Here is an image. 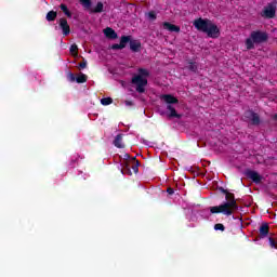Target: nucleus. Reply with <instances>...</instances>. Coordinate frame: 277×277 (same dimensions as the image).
<instances>
[{
    "instance_id": "obj_1",
    "label": "nucleus",
    "mask_w": 277,
    "mask_h": 277,
    "mask_svg": "<svg viewBox=\"0 0 277 277\" xmlns=\"http://www.w3.org/2000/svg\"><path fill=\"white\" fill-rule=\"evenodd\" d=\"M220 192L225 195V200L220 206L210 207V213L217 214L222 213L223 215H227L230 217L235 213V211L239 210V205H237V200L235 199V194L228 192L227 189L220 188Z\"/></svg>"
},
{
    "instance_id": "obj_2",
    "label": "nucleus",
    "mask_w": 277,
    "mask_h": 277,
    "mask_svg": "<svg viewBox=\"0 0 277 277\" xmlns=\"http://www.w3.org/2000/svg\"><path fill=\"white\" fill-rule=\"evenodd\" d=\"M194 26L198 31L207 34L209 38H220V28L211 19L200 17L194 22Z\"/></svg>"
},
{
    "instance_id": "obj_3",
    "label": "nucleus",
    "mask_w": 277,
    "mask_h": 277,
    "mask_svg": "<svg viewBox=\"0 0 277 277\" xmlns=\"http://www.w3.org/2000/svg\"><path fill=\"white\" fill-rule=\"evenodd\" d=\"M269 40V36L265 31L253 30L250 34V38H247L245 41L247 51H252L254 49V44H263V42H267Z\"/></svg>"
},
{
    "instance_id": "obj_4",
    "label": "nucleus",
    "mask_w": 277,
    "mask_h": 277,
    "mask_svg": "<svg viewBox=\"0 0 277 277\" xmlns=\"http://www.w3.org/2000/svg\"><path fill=\"white\" fill-rule=\"evenodd\" d=\"M131 83L136 87L135 90L138 94H144V92H146V87L148 85V79L142 76H134Z\"/></svg>"
},
{
    "instance_id": "obj_5",
    "label": "nucleus",
    "mask_w": 277,
    "mask_h": 277,
    "mask_svg": "<svg viewBox=\"0 0 277 277\" xmlns=\"http://www.w3.org/2000/svg\"><path fill=\"white\" fill-rule=\"evenodd\" d=\"M81 5L84 10H90L91 14H101L105 8L103 2H97L94 9H92V0H80Z\"/></svg>"
},
{
    "instance_id": "obj_6",
    "label": "nucleus",
    "mask_w": 277,
    "mask_h": 277,
    "mask_svg": "<svg viewBox=\"0 0 277 277\" xmlns=\"http://www.w3.org/2000/svg\"><path fill=\"white\" fill-rule=\"evenodd\" d=\"M131 168H132L134 174H137V172H140V161H137V159L134 158L132 166L129 164L128 162H124L121 172L123 174H129L131 176V174H133V172H131Z\"/></svg>"
},
{
    "instance_id": "obj_7",
    "label": "nucleus",
    "mask_w": 277,
    "mask_h": 277,
    "mask_svg": "<svg viewBox=\"0 0 277 277\" xmlns=\"http://www.w3.org/2000/svg\"><path fill=\"white\" fill-rule=\"evenodd\" d=\"M245 118H247V120H250L253 127H259V124H261V117L259 116V114L254 113V110H247L245 113Z\"/></svg>"
},
{
    "instance_id": "obj_8",
    "label": "nucleus",
    "mask_w": 277,
    "mask_h": 277,
    "mask_svg": "<svg viewBox=\"0 0 277 277\" xmlns=\"http://www.w3.org/2000/svg\"><path fill=\"white\" fill-rule=\"evenodd\" d=\"M261 16L263 18H275L276 17V5H274V3H269L267 6L264 8Z\"/></svg>"
},
{
    "instance_id": "obj_9",
    "label": "nucleus",
    "mask_w": 277,
    "mask_h": 277,
    "mask_svg": "<svg viewBox=\"0 0 277 277\" xmlns=\"http://www.w3.org/2000/svg\"><path fill=\"white\" fill-rule=\"evenodd\" d=\"M245 174H246L247 179H250L253 183H256V185H259V183H261V181H263V176H261V174H259V172H256L254 170L247 169L245 171Z\"/></svg>"
},
{
    "instance_id": "obj_10",
    "label": "nucleus",
    "mask_w": 277,
    "mask_h": 277,
    "mask_svg": "<svg viewBox=\"0 0 277 277\" xmlns=\"http://www.w3.org/2000/svg\"><path fill=\"white\" fill-rule=\"evenodd\" d=\"M58 27L62 29L63 36H70V25H68L66 17L58 19Z\"/></svg>"
},
{
    "instance_id": "obj_11",
    "label": "nucleus",
    "mask_w": 277,
    "mask_h": 277,
    "mask_svg": "<svg viewBox=\"0 0 277 277\" xmlns=\"http://www.w3.org/2000/svg\"><path fill=\"white\" fill-rule=\"evenodd\" d=\"M160 101H164L167 105H176L179 104V98L174 97L172 94H162L160 95Z\"/></svg>"
},
{
    "instance_id": "obj_12",
    "label": "nucleus",
    "mask_w": 277,
    "mask_h": 277,
    "mask_svg": "<svg viewBox=\"0 0 277 277\" xmlns=\"http://www.w3.org/2000/svg\"><path fill=\"white\" fill-rule=\"evenodd\" d=\"M130 51H132V53H140V51H142V42L140 40L130 39Z\"/></svg>"
},
{
    "instance_id": "obj_13",
    "label": "nucleus",
    "mask_w": 277,
    "mask_h": 277,
    "mask_svg": "<svg viewBox=\"0 0 277 277\" xmlns=\"http://www.w3.org/2000/svg\"><path fill=\"white\" fill-rule=\"evenodd\" d=\"M162 27H164V29H167L168 31H171V32H175V34L181 32V27H179L174 24H171L170 22H163Z\"/></svg>"
},
{
    "instance_id": "obj_14",
    "label": "nucleus",
    "mask_w": 277,
    "mask_h": 277,
    "mask_svg": "<svg viewBox=\"0 0 277 277\" xmlns=\"http://www.w3.org/2000/svg\"><path fill=\"white\" fill-rule=\"evenodd\" d=\"M269 235V224L267 223H262L260 226V238L265 239Z\"/></svg>"
},
{
    "instance_id": "obj_15",
    "label": "nucleus",
    "mask_w": 277,
    "mask_h": 277,
    "mask_svg": "<svg viewBox=\"0 0 277 277\" xmlns=\"http://www.w3.org/2000/svg\"><path fill=\"white\" fill-rule=\"evenodd\" d=\"M167 109L169 111L168 114V118H177V119H181L182 118V115L176 113V108H174V106L172 105H167Z\"/></svg>"
},
{
    "instance_id": "obj_16",
    "label": "nucleus",
    "mask_w": 277,
    "mask_h": 277,
    "mask_svg": "<svg viewBox=\"0 0 277 277\" xmlns=\"http://www.w3.org/2000/svg\"><path fill=\"white\" fill-rule=\"evenodd\" d=\"M104 35L106 36V38H109L110 40H116V38H118V34L116 32V30H114V28L110 27L104 29Z\"/></svg>"
},
{
    "instance_id": "obj_17",
    "label": "nucleus",
    "mask_w": 277,
    "mask_h": 277,
    "mask_svg": "<svg viewBox=\"0 0 277 277\" xmlns=\"http://www.w3.org/2000/svg\"><path fill=\"white\" fill-rule=\"evenodd\" d=\"M114 146L116 148H124V145L122 144V134H117L114 140Z\"/></svg>"
},
{
    "instance_id": "obj_18",
    "label": "nucleus",
    "mask_w": 277,
    "mask_h": 277,
    "mask_svg": "<svg viewBox=\"0 0 277 277\" xmlns=\"http://www.w3.org/2000/svg\"><path fill=\"white\" fill-rule=\"evenodd\" d=\"M131 42V36H121L120 38V45L122 49H127V44Z\"/></svg>"
},
{
    "instance_id": "obj_19",
    "label": "nucleus",
    "mask_w": 277,
    "mask_h": 277,
    "mask_svg": "<svg viewBox=\"0 0 277 277\" xmlns=\"http://www.w3.org/2000/svg\"><path fill=\"white\" fill-rule=\"evenodd\" d=\"M62 12L65 14V16H67V18H72V12H70V10H68V5L62 3L60 5Z\"/></svg>"
},
{
    "instance_id": "obj_20",
    "label": "nucleus",
    "mask_w": 277,
    "mask_h": 277,
    "mask_svg": "<svg viewBox=\"0 0 277 277\" xmlns=\"http://www.w3.org/2000/svg\"><path fill=\"white\" fill-rule=\"evenodd\" d=\"M55 18H57V13L55 11H50L45 15V21H48V23H53Z\"/></svg>"
},
{
    "instance_id": "obj_21",
    "label": "nucleus",
    "mask_w": 277,
    "mask_h": 277,
    "mask_svg": "<svg viewBox=\"0 0 277 277\" xmlns=\"http://www.w3.org/2000/svg\"><path fill=\"white\" fill-rule=\"evenodd\" d=\"M187 68L190 70V72H198V63L189 61Z\"/></svg>"
},
{
    "instance_id": "obj_22",
    "label": "nucleus",
    "mask_w": 277,
    "mask_h": 277,
    "mask_svg": "<svg viewBox=\"0 0 277 277\" xmlns=\"http://www.w3.org/2000/svg\"><path fill=\"white\" fill-rule=\"evenodd\" d=\"M69 51L74 57L79 55V47H77L75 43L70 45Z\"/></svg>"
},
{
    "instance_id": "obj_23",
    "label": "nucleus",
    "mask_w": 277,
    "mask_h": 277,
    "mask_svg": "<svg viewBox=\"0 0 277 277\" xmlns=\"http://www.w3.org/2000/svg\"><path fill=\"white\" fill-rule=\"evenodd\" d=\"M77 83H85V81H88V76L85 74H80L77 78H76Z\"/></svg>"
},
{
    "instance_id": "obj_24",
    "label": "nucleus",
    "mask_w": 277,
    "mask_h": 277,
    "mask_svg": "<svg viewBox=\"0 0 277 277\" xmlns=\"http://www.w3.org/2000/svg\"><path fill=\"white\" fill-rule=\"evenodd\" d=\"M114 103V100L111 97H103L101 100V104L104 106L111 105Z\"/></svg>"
},
{
    "instance_id": "obj_25",
    "label": "nucleus",
    "mask_w": 277,
    "mask_h": 277,
    "mask_svg": "<svg viewBox=\"0 0 277 277\" xmlns=\"http://www.w3.org/2000/svg\"><path fill=\"white\" fill-rule=\"evenodd\" d=\"M138 76H141V77H149L150 72H148V69L140 68L138 69Z\"/></svg>"
},
{
    "instance_id": "obj_26",
    "label": "nucleus",
    "mask_w": 277,
    "mask_h": 277,
    "mask_svg": "<svg viewBox=\"0 0 277 277\" xmlns=\"http://www.w3.org/2000/svg\"><path fill=\"white\" fill-rule=\"evenodd\" d=\"M147 16H148L149 21H157V12H155V11H149L147 13Z\"/></svg>"
},
{
    "instance_id": "obj_27",
    "label": "nucleus",
    "mask_w": 277,
    "mask_h": 277,
    "mask_svg": "<svg viewBox=\"0 0 277 277\" xmlns=\"http://www.w3.org/2000/svg\"><path fill=\"white\" fill-rule=\"evenodd\" d=\"M214 230H222V233H224V230H226V227L224 226V224L219 223L214 225Z\"/></svg>"
},
{
    "instance_id": "obj_28",
    "label": "nucleus",
    "mask_w": 277,
    "mask_h": 277,
    "mask_svg": "<svg viewBox=\"0 0 277 277\" xmlns=\"http://www.w3.org/2000/svg\"><path fill=\"white\" fill-rule=\"evenodd\" d=\"M67 77L71 83H75V81H77V77H75V74H72L71 71L68 72Z\"/></svg>"
},
{
    "instance_id": "obj_29",
    "label": "nucleus",
    "mask_w": 277,
    "mask_h": 277,
    "mask_svg": "<svg viewBox=\"0 0 277 277\" xmlns=\"http://www.w3.org/2000/svg\"><path fill=\"white\" fill-rule=\"evenodd\" d=\"M111 49H113V51H120V50H122L123 48H122V45H121L120 43H114V44L111 45Z\"/></svg>"
},
{
    "instance_id": "obj_30",
    "label": "nucleus",
    "mask_w": 277,
    "mask_h": 277,
    "mask_svg": "<svg viewBox=\"0 0 277 277\" xmlns=\"http://www.w3.org/2000/svg\"><path fill=\"white\" fill-rule=\"evenodd\" d=\"M271 248H276V240L273 237L268 238Z\"/></svg>"
},
{
    "instance_id": "obj_31",
    "label": "nucleus",
    "mask_w": 277,
    "mask_h": 277,
    "mask_svg": "<svg viewBox=\"0 0 277 277\" xmlns=\"http://www.w3.org/2000/svg\"><path fill=\"white\" fill-rule=\"evenodd\" d=\"M79 68H88V61L83 60V62L79 63Z\"/></svg>"
},
{
    "instance_id": "obj_32",
    "label": "nucleus",
    "mask_w": 277,
    "mask_h": 277,
    "mask_svg": "<svg viewBox=\"0 0 277 277\" xmlns=\"http://www.w3.org/2000/svg\"><path fill=\"white\" fill-rule=\"evenodd\" d=\"M167 194H169V196H173V194H174V188L168 187V188H167Z\"/></svg>"
},
{
    "instance_id": "obj_33",
    "label": "nucleus",
    "mask_w": 277,
    "mask_h": 277,
    "mask_svg": "<svg viewBox=\"0 0 277 277\" xmlns=\"http://www.w3.org/2000/svg\"><path fill=\"white\" fill-rule=\"evenodd\" d=\"M126 105H127L128 107H131V106H133V102H131V101H126Z\"/></svg>"
}]
</instances>
